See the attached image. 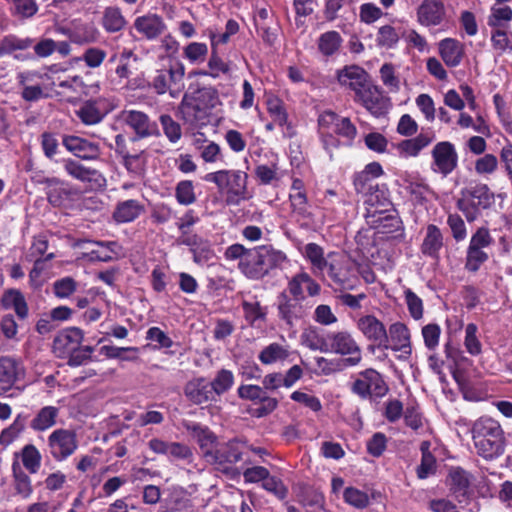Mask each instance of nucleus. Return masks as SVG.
Returning <instances> with one entry per match:
<instances>
[{
    "instance_id": "obj_1",
    "label": "nucleus",
    "mask_w": 512,
    "mask_h": 512,
    "mask_svg": "<svg viewBox=\"0 0 512 512\" xmlns=\"http://www.w3.org/2000/svg\"><path fill=\"white\" fill-rule=\"evenodd\" d=\"M472 439L477 453L486 459L500 456L504 451V433L500 424L489 417H481L472 427Z\"/></svg>"
},
{
    "instance_id": "obj_2",
    "label": "nucleus",
    "mask_w": 512,
    "mask_h": 512,
    "mask_svg": "<svg viewBox=\"0 0 512 512\" xmlns=\"http://www.w3.org/2000/svg\"><path fill=\"white\" fill-rule=\"evenodd\" d=\"M318 126L323 147L330 153L340 144L337 136L350 144L357 135V129L349 118L341 117L331 110L319 115Z\"/></svg>"
},
{
    "instance_id": "obj_3",
    "label": "nucleus",
    "mask_w": 512,
    "mask_h": 512,
    "mask_svg": "<svg viewBox=\"0 0 512 512\" xmlns=\"http://www.w3.org/2000/svg\"><path fill=\"white\" fill-rule=\"evenodd\" d=\"M247 179V173L241 170H218L204 177L205 181L214 183L219 191L226 194L225 201L228 205L234 206L250 198Z\"/></svg>"
},
{
    "instance_id": "obj_4",
    "label": "nucleus",
    "mask_w": 512,
    "mask_h": 512,
    "mask_svg": "<svg viewBox=\"0 0 512 512\" xmlns=\"http://www.w3.org/2000/svg\"><path fill=\"white\" fill-rule=\"evenodd\" d=\"M248 448L246 442L238 438L218 443L213 452H206V462L214 466L216 470L233 477L239 474L236 464L242 460V456Z\"/></svg>"
},
{
    "instance_id": "obj_5",
    "label": "nucleus",
    "mask_w": 512,
    "mask_h": 512,
    "mask_svg": "<svg viewBox=\"0 0 512 512\" xmlns=\"http://www.w3.org/2000/svg\"><path fill=\"white\" fill-rule=\"evenodd\" d=\"M446 485L449 491L459 500L460 498H472L476 494L485 496L487 493L485 479L481 477V480H478L473 474L461 467L450 468Z\"/></svg>"
},
{
    "instance_id": "obj_6",
    "label": "nucleus",
    "mask_w": 512,
    "mask_h": 512,
    "mask_svg": "<svg viewBox=\"0 0 512 512\" xmlns=\"http://www.w3.org/2000/svg\"><path fill=\"white\" fill-rule=\"evenodd\" d=\"M365 197L366 217L374 228H380L384 221L391 222V226L398 224L396 217L385 214L392 206L385 189H380L378 185H369V192L365 194Z\"/></svg>"
},
{
    "instance_id": "obj_7",
    "label": "nucleus",
    "mask_w": 512,
    "mask_h": 512,
    "mask_svg": "<svg viewBox=\"0 0 512 512\" xmlns=\"http://www.w3.org/2000/svg\"><path fill=\"white\" fill-rule=\"evenodd\" d=\"M218 103V93L213 87H203L185 96L181 103V112L187 121L193 122L202 119L206 110L213 108Z\"/></svg>"
},
{
    "instance_id": "obj_8",
    "label": "nucleus",
    "mask_w": 512,
    "mask_h": 512,
    "mask_svg": "<svg viewBox=\"0 0 512 512\" xmlns=\"http://www.w3.org/2000/svg\"><path fill=\"white\" fill-rule=\"evenodd\" d=\"M351 390L362 399H378L384 397L389 388L378 371L368 368L358 373Z\"/></svg>"
},
{
    "instance_id": "obj_9",
    "label": "nucleus",
    "mask_w": 512,
    "mask_h": 512,
    "mask_svg": "<svg viewBox=\"0 0 512 512\" xmlns=\"http://www.w3.org/2000/svg\"><path fill=\"white\" fill-rule=\"evenodd\" d=\"M184 74L185 67L182 63H171L168 68L156 71L152 87L158 94L169 92L172 97H177L184 87Z\"/></svg>"
},
{
    "instance_id": "obj_10",
    "label": "nucleus",
    "mask_w": 512,
    "mask_h": 512,
    "mask_svg": "<svg viewBox=\"0 0 512 512\" xmlns=\"http://www.w3.org/2000/svg\"><path fill=\"white\" fill-rule=\"evenodd\" d=\"M49 454L55 461H64L78 448L76 432L70 429L58 428L47 438Z\"/></svg>"
},
{
    "instance_id": "obj_11",
    "label": "nucleus",
    "mask_w": 512,
    "mask_h": 512,
    "mask_svg": "<svg viewBox=\"0 0 512 512\" xmlns=\"http://www.w3.org/2000/svg\"><path fill=\"white\" fill-rule=\"evenodd\" d=\"M329 351L347 356L345 362L349 366H356L362 360V351L351 333L347 331H338L328 334Z\"/></svg>"
},
{
    "instance_id": "obj_12",
    "label": "nucleus",
    "mask_w": 512,
    "mask_h": 512,
    "mask_svg": "<svg viewBox=\"0 0 512 512\" xmlns=\"http://www.w3.org/2000/svg\"><path fill=\"white\" fill-rule=\"evenodd\" d=\"M311 307L307 301L291 298L286 292L278 296V316L289 327H293L296 321L304 318Z\"/></svg>"
},
{
    "instance_id": "obj_13",
    "label": "nucleus",
    "mask_w": 512,
    "mask_h": 512,
    "mask_svg": "<svg viewBox=\"0 0 512 512\" xmlns=\"http://www.w3.org/2000/svg\"><path fill=\"white\" fill-rule=\"evenodd\" d=\"M491 196L486 185H477L468 190L467 195L458 201L459 209L469 222L478 216L479 208H486L490 204Z\"/></svg>"
},
{
    "instance_id": "obj_14",
    "label": "nucleus",
    "mask_w": 512,
    "mask_h": 512,
    "mask_svg": "<svg viewBox=\"0 0 512 512\" xmlns=\"http://www.w3.org/2000/svg\"><path fill=\"white\" fill-rule=\"evenodd\" d=\"M388 341L383 342L384 349L401 352L400 359L407 360L412 353L411 335L408 327L402 322H395L387 330Z\"/></svg>"
},
{
    "instance_id": "obj_15",
    "label": "nucleus",
    "mask_w": 512,
    "mask_h": 512,
    "mask_svg": "<svg viewBox=\"0 0 512 512\" xmlns=\"http://www.w3.org/2000/svg\"><path fill=\"white\" fill-rule=\"evenodd\" d=\"M118 120L128 125L138 138H146L159 134L157 124L152 122L147 114L138 110H123Z\"/></svg>"
},
{
    "instance_id": "obj_16",
    "label": "nucleus",
    "mask_w": 512,
    "mask_h": 512,
    "mask_svg": "<svg viewBox=\"0 0 512 512\" xmlns=\"http://www.w3.org/2000/svg\"><path fill=\"white\" fill-rule=\"evenodd\" d=\"M432 169L446 176L450 174L458 164V154L455 146L449 141L437 143L432 149Z\"/></svg>"
},
{
    "instance_id": "obj_17",
    "label": "nucleus",
    "mask_w": 512,
    "mask_h": 512,
    "mask_svg": "<svg viewBox=\"0 0 512 512\" xmlns=\"http://www.w3.org/2000/svg\"><path fill=\"white\" fill-rule=\"evenodd\" d=\"M356 328L363 337L379 347L388 341V333L384 323L373 314L360 315L356 320Z\"/></svg>"
},
{
    "instance_id": "obj_18",
    "label": "nucleus",
    "mask_w": 512,
    "mask_h": 512,
    "mask_svg": "<svg viewBox=\"0 0 512 512\" xmlns=\"http://www.w3.org/2000/svg\"><path fill=\"white\" fill-rule=\"evenodd\" d=\"M84 333L81 329L71 327L60 331L53 340V352L58 358L65 359L82 343Z\"/></svg>"
},
{
    "instance_id": "obj_19",
    "label": "nucleus",
    "mask_w": 512,
    "mask_h": 512,
    "mask_svg": "<svg viewBox=\"0 0 512 512\" xmlns=\"http://www.w3.org/2000/svg\"><path fill=\"white\" fill-rule=\"evenodd\" d=\"M417 21L425 27L441 25L446 19V8L442 0H423L416 11Z\"/></svg>"
},
{
    "instance_id": "obj_20",
    "label": "nucleus",
    "mask_w": 512,
    "mask_h": 512,
    "mask_svg": "<svg viewBox=\"0 0 512 512\" xmlns=\"http://www.w3.org/2000/svg\"><path fill=\"white\" fill-rule=\"evenodd\" d=\"M25 376L24 366L12 357L0 358V394L11 390Z\"/></svg>"
},
{
    "instance_id": "obj_21",
    "label": "nucleus",
    "mask_w": 512,
    "mask_h": 512,
    "mask_svg": "<svg viewBox=\"0 0 512 512\" xmlns=\"http://www.w3.org/2000/svg\"><path fill=\"white\" fill-rule=\"evenodd\" d=\"M354 100L375 117L384 115L388 110L387 99L376 87H364L355 95Z\"/></svg>"
},
{
    "instance_id": "obj_22",
    "label": "nucleus",
    "mask_w": 512,
    "mask_h": 512,
    "mask_svg": "<svg viewBox=\"0 0 512 512\" xmlns=\"http://www.w3.org/2000/svg\"><path fill=\"white\" fill-rule=\"evenodd\" d=\"M336 78L342 88L349 89L356 95L365 87L368 74L358 65H346L337 70Z\"/></svg>"
},
{
    "instance_id": "obj_23",
    "label": "nucleus",
    "mask_w": 512,
    "mask_h": 512,
    "mask_svg": "<svg viewBox=\"0 0 512 512\" xmlns=\"http://www.w3.org/2000/svg\"><path fill=\"white\" fill-rule=\"evenodd\" d=\"M238 269L249 279L258 280L268 273V267L264 261V255L260 246L249 250V253L238 263Z\"/></svg>"
},
{
    "instance_id": "obj_24",
    "label": "nucleus",
    "mask_w": 512,
    "mask_h": 512,
    "mask_svg": "<svg viewBox=\"0 0 512 512\" xmlns=\"http://www.w3.org/2000/svg\"><path fill=\"white\" fill-rule=\"evenodd\" d=\"M133 27L140 35L148 40L156 39L166 29L162 17L153 13L137 17L134 20Z\"/></svg>"
},
{
    "instance_id": "obj_25",
    "label": "nucleus",
    "mask_w": 512,
    "mask_h": 512,
    "mask_svg": "<svg viewBox=\"0 0 512 512\" xmlns=\"http://www.w3.org/2000/svg\"><path fill=\"white\" fill-rule=\"evenodd\" d=\"M64 147L76 157L86 160L96 159L100 154L98 144L84 138L68 135L63 138Z\"/></svg>"
},
{
    "instance_id": "obj_26",
    "label": "nucleus",
    "mask_w": 512,
    "mask_h": 512,
    "mask_svg": "<svg viewBox=\"0 0 512 512\" xmlns=\"http://www.w3.org/2000/svg\"><path fill=\"white\" fill-rule=\"evenodd\" d=\"M287 289L289 294L292 296L291 298L304 301H306V298L303 295L304 289H306L309 296L312 297L318 295L321 290L320 285L305 272L293 276L288 282Z\"/></svg>"
},
{
    "instance_id": "obj_27",
    "label": "nucleus",
    "mask_w": 512,
    "mask_h": 512,
    "mask_svg": "<svg viewBox=\"0 0 512 512\" xmlns=\"http://www.w3.org/2000/svg\"><path fill=\"white\" fill-rule=\"evenodd\" d=\"M438 52L444 63L451 68L461 64L465 50L464 44L454 38H445L438 43Z\"/></svg>"
},
{
    "instance_id": "obj_28",
    "label": "nucleus",
    "mask_w": 512,
    "mask_h": 512,
    "mask_svg": "<svg viewBox=\"0 0 512 512\" xmlns=\"http://www.w3.org/2000/svg\"><path fill=\"white\" fill-rule=\"evenodd\" d=\"M184 392L186 397L194 404L200 405L215 400L213 387L204 378H197L189 381Z\"/></svg>"
},
{
    "instance_id": "obj_29",
    "label": "nucleus",
    "mask_w": 512,
    "mask_h": 512,
    "mask_svg": "<svg viewBox=\"0 0 512 512\" xmlns=\"http://www.w3.org/2000/svg\"><path fill=\"white\" fill-rule=\"evenodd\" d=\"M63 168L70 177L81 182L100 183L104 180L102 174L98 170L85 166L74 159H64Z\"/></svg>"
},
{
    "instance_id": "obj_30",
    "label": "nucleus",
    "mask_w": 512,
    "mask_h": 512,
    "mask_svg": "<svg viewBox=\"0 0 512 512\" xmlns=\"http://www.w3.org/2000/svg\"><path fill=\"white\" fill-rule=\"evenodd\" d=\"M111 109H113V107H104V101L102 99H97L94 101H86L76 111V114L85 125H95L100 123Z\"/></svg>"
},
{
    "instance_id": "obj_31",
    "label": "nucleus",
    "mask_w": 512,
    "mask_h": 512,
    "mask_svg": "<svg viewBox=\"0 0 512 512\" xmlns=\"http://www.w3.org/2000/svg\"><path fill=\"white\" fill-rule=\"evenodd\" d=\"M198 222L199 217L193 210L186 211L185 214L179 218L176 226L181 233L180 237L178 238V241L181 244L194 247L202 243V239L191 232V227Z\"/></svg>"
},
{
    "instance_id": "obj_32",
    "label": "nucleus",
    "mask_w": 512,
    "mask_h": 512,
    "mask_svg": "<svg viewBox=\"0 0 512 512\" xmlns=\"http://www.w3.org/2000/svg\"><path fill=\"white\" fill-rule=\"evenodd\" d=\"M192 438L198 443L202 455L206 460V452H213L218 444L216 435L208 428L200 424L191 423L185 425Z\"/></svg>"
},
{
    "instance_id": "obj_33",
    "label": "nucleus",
    "mask_w": 512,
    "mask_h": 512,
    "mask_svg": "<svg viewBox=\"0 0 512 512\" xmlns=\"http://www.w3.org/2000/svg\"><path fill=\"white\" fill-rule=\"evenodd\" d=\"M59 413L60 410L58 407L51 405L42 407L30 421V428L35 432L49 430L56 425Z\"/></svg>"
},
{
    "instance_id": "obj_34",
    "label": "nucleus",
    "mask_w": 512,
    "mask_h": 512,
    "mask_svg": "<svg viewBox=\"0 0 512 512\" xmlns=\"http://www.w3.org/2000/svg\"><path fill=\"white\" fill-rule=\"evenodd\" d=\"M40 73L35 71L22 72L18 75L20 85L23 87L22 97L26 101H37L43 97V90L37 83L41 79Z\"/></svg>"
},
{
    "instance_id": "obj_35",
    "label": "nucleus",
    "mask_w": 512,
    "mask_h": 512,
    "mask_svg": "<svg viewBox=\"0 0 512 512\" xmlns=\"http://www.w3.org/2000/svg\"><path fill=\"white\" fill-rule=\"evenodd\" d=\"M443 247V235L440 229L430 224L426 228V234L421 244V252L433 259H438L439 252Z\"/></svg>"
},
{
    "instance_id": "obj_36",
    "label": "nucleus",
    "mask_w": 512,
    "mask_h": 512,
    "mask_svg": "<svg viewBox=\"0 0 512 512\" xmlns=\"http://www.w3.org/2000/svg\"><path fill=\"white\" fill-rule=\"evenodd\" d=\"M346 258L344 255L331 252L327 255L326 269L330 278L338 285L344 287L347 281Z\"/></svg>"
},
{
    "instance_id": "obj_37",
    "label": "nucleus",
    "mask_w": 512,
    "mask_h": 512,
    "mask_svg": "<svg viewBox=\"0 0 512 512\" xmlns=\"http://www.w3.org/2000/svg\"><path fill=\"white\" fill-rule=\"evenodd\" d=\"M144 211V206L134 199L119 202L113 213V218L118 223L132 222Z\"/></svg>"
},
{
    "instance_id": "obj_38",
    "label": "nucleus",
    "mask_w": 512,
    "mask_h": 512,
    "mask_svg": "<svg viewBox=\"0 0 512 512\" xmlns=\"http://www.w3.org/2000/svg\"><path fill=\"white\" fill-rule=\"evenodd\" d=\"M91 247L85 253L91 261L108 262L116 258L117 252L115 250L117 244L115 242H90L86 241Z\"/></svg>"
},
{
    "instance_id": "obj_39",
    "label": "nucleus",
    "mask_w": 512,
    "mask_h": 512,
    "mask_svg": "<svg viewBox=\"0 0 512 512\" xmlns=\"http://www.w3.org/2000/svg\"><path fill=\"white\" fill-rule=\"evenodd\" d=\"M434 139L433 134H419L418 136L401 141L397 149L403 157H415L420 151L427 147Z\"/></svg>"
},
{
    "instance_id": "obj_40",
    "label": "nucleus",
    "mask_w": 512,
    "mask_h": 512,
    "mask_svg": "<svg viewBox=\"0 0 512 512\" xmlns=\"http://www.w3.org/2000/svg\"><path fill=\"white\" fill-rule=\"evenodd\" d=\"M40 183L46 186L48 201L53 206H61L69 196L68 191L64 187V182L59 178L47 177L40 181Z\"/></svg>"
},
{
    "instance_id": "obj_41",
    "label": "nucleus",
    "mask_w": 512,
    "mask_h": 512,
    "mask_svg": "<svg viewBox=\"0 0 512 512\" xmlns=\"http://www.w3.org/2000/svg\"><path fill=\"white\" fill-rule=\"evenodd\" d=\"M2 304L6 309H13L21 319H25L28 315L27 302L19 290L11 289L6 291L2 297Z\"/></svg>"
},
{
    "instance_id": "obj_42",
    "label": "nucleus",
    "mask_w": 512,
    "mask_h": 512,
    "mask_svg": "<svg viewBox=\"0 0 512 512\" xmlns=\"http://www.w3.org/2000/svg\"><path fill=\"white\" fill-rule=\"evenodd\" d=\"M15 455L20 457L22 465L29 473L35 474L39 471L42 455L35 445L26 444L21 451Z\"/></svg>"
},
{
    "instance_id": "obj_43",
    "label": "nucleus",
    "mask_w": 512,
    "mask_h": 512,
    "mask_svg": "<svg viewBox=\"0 0 512 512\" xmlns=\"http://www.w3.org/2000/svg\"><path fill=\"white\" fill-rule=\"evenodd\" d=\"M290 355L289 347L279 343H271L264 347L259 353V360L264 365H271L273 363L284 361Z\"/></svg>"
},
{
    "instance_id": "obj_44",
    "label": "nucleus",
    "mask_w": 512,
    "mask_h": 512,
    "mask_svg": "<svg viewBox=\"0 0 512 512\" xmlns=\"http://www.w3.org/2000/svg\"><path fill=\"white\" fill-rule=\"evenodd\" d=\"M342 42L343 39L337 31H327L319 36L317 46L322 55L329 57L338 52Z\"/></svg>"
},
{
    "instance_id": "obj_45",
    "label": "nucleus",
    "mask_w": 512,
    "mask_h": 512,
    "mask_svg": "<svg viewBox=\"0 0 512 512\" xmlns=\"http://www.w3.org/2000/svg\"><path fill=\"white\" fill-rule=\"evenodd\" d=\"M12 470L15 493L23 499H28L33 493L30 477L20 468L17 462L13 463Z\"/></svg>"
},
{
    "instance_id": "obj_46",
    "label": "nucleus",
    "mask_w": 512,
    "mask_h": 512,
    "mask_svg": "<svg viewBox=\"0 0 512 512\" xmlns=\"http://www.w3.org/2000/svg\"><path fill=\"white\" fill-rule=\"evenodd\" d=\"M242 301L241 305L244 311L245 319L250 323L254 324L258 320H264L267 314L265 307H262L257 297L253 296L250 299L243 297V293H239Z\"/></svg>"
},
{
    "instance_id": "obj_47",
    "label": "nucleus",
    "mask_w": 512,
    "mask_h": 512,
    "mask_svg": "<svg viewBox=\"0 0 512 512\" xmlns=\"http://www.w3.org/2000/svg\"><path fill=\"white\" fill-rule=\"evenodd\" d=\"M291 214L297 220L311 219L312 213L306 194L289 193Z\"/></svg>"
},
{
    "instance_id": "obj_48",
    "label": "nucleus",
    "mask_w": 512,
    "mask_h": 512,
    "mask_svg": "<svg viewBox=\"0 0 512 512\" xmlns=\"http://www.w3.org/2000/svg\"><path fill=\"white\" fill-rule=\"evenodd\" d=\"M102 25L107 32L114 33L122 30L126 20L117 7H107L103 12Z\"/></svg>"
},
{
    "instance_id": "obj_49",
    "label": "nucleus",
    "mask_w": 512,
    "mask_h": 512,
    "mask_svg": "<svg viewBox=\"0 0 512 512\" xmlns=\"http://www.w3.org/2000/svg\"><path fill=\"white\" fill-rule=\"evenodd\" d=\"M33 45L29 37L20 38L15 35H7L0 41V58L17 50H26Z\"/></svg>"
},
{
    "instance_id": "obj_50",
    "label": "nucleus",
    "mask_w": 512,
    "mask_h": 512,
    "mask_svg": "<svg viewBox=\"0 0 512 512\" xmlns=\"http://www.w3.org/2000/svg\"><path fill=\"white\" fill-rule=\"evenodd\" d=\"M304 254L306 258L310 261L314 270L323 272L326 269L327 256H324V251L322 247H320L318 244H307L304 248Z\"/></svg>"
},
{
    "instance_id": "obj_51",
    "label": "nucleus",
    "mask_w": 512,
    "mask_h": 512,
    "mask_svg": "<svg viewBox=\"0 0 512 512\" xmlns=\"http://www.w3.org/2000/svg\"><path fill=\"white\" fill-rule=\"evenodd\" d=\"M343 498L347 504H349L357 509H364L370 503V498H369L368 494L360 489L355 488V487L345 488V490L343 492Z\"/></svg>"
},
{
    "instance_id": "obj_52",
    "label": "nucleus",
    "mask_w": 512,
    "mask_h": 512,
    "mask_svg": "<svg viewBox=\"0 0 512 512\" xmlns=\"http://www.w3.org/2000/svg\"><path fill=\"white\" fill-rule=\"evenodd\" d=\"M98 36L97 29L93 25H82L71 32L69 38L76 44H88L95 42Z\"/></svg>"
},
{
    "instance_id": "obj_53",
    "label": "nucleus",
    "mask_w": 512,
    "mask_h": 512,
    "mask_svg": "<svg viewBox=\"0 0 512 512\" xmlns=\"http://www.w3.org/2000/svg\"><path fill=\"white\" fill-rule=\"evenodd\" d=\"M175 197L181 205H191L196 201L193 182L190 180L180 181L175 188Z\"/></svg>"
},
{
    "instance_id": "obj_54",
    "label": "nucleus",
    "mask_w": 512,
    "mask_h": 512,
    "mask_svg": "<svg viewBox=\"0 0 512 512\" xmlns=\"http://www.w3.org/2000/svg\"><path fill=\"white\" fill-rule=\"evenodd\" d=\"M478 328L474 323L465 327L464 346L467 352L473 356L479 355L482 351V344L477 336Z\"/></svg>"
},
{
    "instance_id": "obj_55",
    "label": "nucleus",
    "mask_w": 512,
    "mask_h": 512,
    "mask_svg": "<svg viewBox=\"0 0 512 512\" xmlns=\"http://www.w3.org/2000/svg\"><path fill=\"white\" fill-rule=\"evenodd\" d=\"M487 260L488 254L484 250L468 247L466 252L465 269L468 272L475 273Z\"/></svg>"
},
{
    "instance_id": "obj_56",
    "label": "nucleus",
    "mask_w": 512,
    "mask_h": 512,
    "mask_svg": "<svg viewBox=\"0 0 512 512\" xmlns=\"http://www.w3.org/2000/svg\"><path fill=\"white\" fill-rule=\"evenodd\" d=\"M234 382V376L231 371L222 369L220 370L214 380L209 382L213 387L214 395L219 396L228 391Z\"/></svg>"
},
{
    "instance_id": "obj_57",
    "label": "nucleus",
    "mask_w": 512,
    "mask_h": 512,
    "mask_svg": "<svg viewBox=\"0 0 512 512\" xmlns=\"http://www.w3.org/2000/svg\"><path fill=\"white\" fill-rule=\"evenodd\" d=\"M198 153L205 163L222 162L224 158L220 145L214 141L207 142L202 147L200 146Z\"/></svg>"
},
{
    "instance_id": "obj_58",
    "label": "nucleus",
    "mask_w": 512,
    "mask_h": 512,
    "mask_svg": "<svg viewBox=\"0 0 512 512\" xmlns=\"http://www.w3.org/2000/svg\"><path fill=\"white\" fill-rule=\"evenodd\" d=\"M512 19V9L509 6L494 5L488 19L489 26L500 27Z\"/></svg>"
},
{
    "instance_id": "obj_59",
    "label": "nucleus",
    "mask_w": 512,
    "mask_h": 512,
    "mask_svg": "<svg viewBox=\"0 0 512 512\" xmlns=\"http://www.w3.org/2000/svg\"><path fill=\"white\" fill-rule=\"evenodd\" d=\"M208 47L204 43L192 42L184 48V57L191 63L203 62L207 56Z\"/></svg>"
},
{
    "instance_id": "obj_60",
    "label": "nucleus",
    "mask_w": 512,
    "mask_h": 512,
    "mask_svg": "<svg viewBox=\"0 0 512 512\" xmlns=\"http://www.w3.org/2000/svg\"><path fill=\"white\" fill-rule=\"evenodd\" d=\"M399 41V34L391 25H384L379 28L377 33L378 45L386 48H392Z\"/></svg>"
},
{
    "instance_id": "obj_61",
    "label": "nucleus",
    "mask_w": 512,
    "mask_h": 512,
    "mask_svg": "<svg viewBox=\"0 0 512 512\" xmlns=\"http://www.w3.org/2000/svg\"><path fill=\"white\" fill-rule=\"evenodd\" d=\"M106 56L107 53L105 50L98 47H90L84 51L81 59L85 62L87 67L95 69L102 65Z\"/></svg>"
},
{
    "instance_id": "obj_62",
    "label": "nucleus",
    "mask_w": 512,
    "mask_h": 512,
    "mask_svg": "<svg viewBox=\"0 0 512 512\" xmlns=\"http://www.w3.org/2000/svg\"><path fill=\"white\" fill-rule=\"evenodd\" d=\"M77 289L76 281L71 277H64L54 282L53 291L56 297L64 299L70 297Z\"/></svg>"
},
{
    "instance_id": "obj_63",
    "label": "nucleus",
    "mask_w": 512,
    "mask_h": 512,
    "mask_svg": "<svg viewBox=\"0 0 512 512\" xmlns=\"http://www.w3.org/2000/svg\"><path fill=\"white\" fill-rule=\"evenodd\" d=\"M13 14L29 18L36 14L38 6L34 0H11Z\"/></svg>"
},
{
    "instance_id": "obj_64",
    "label": "nucleus",
    "mask_w": 512,
    "mask_h": 512,
    "mask_svg": "<svg viewBox=\"0 0 512 512\" xmlns=\"http://www.w3.org/2000/svg\"><path fill=\"white\" fill-rule=\"evenodd\" d=\"M160 122L163 126L165 135L172 143H176L180 140L182 136L181 127L170 115H161Z\"/></svg>"
}]
</instances>
